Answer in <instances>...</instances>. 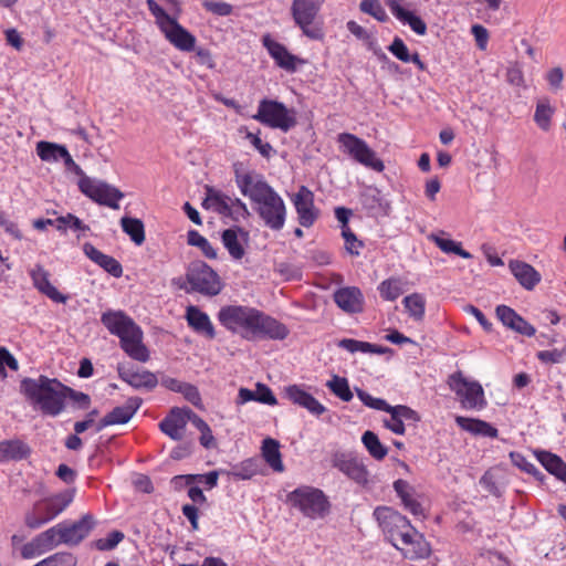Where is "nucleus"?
I'll list each match as a JSON object with an SVG mask.
<instances>
[{"instance_id": "nucleus-1", "label": "nucleus", "mask_w": 566, "mask_h": 566, "mask_svg": "<svg viewBox=\"0 0 566 566\" xmlns=\"http://www.w3.org/2000/svg\"><path fill=\"white\" fill-rule=\"evenodd\" d=\"M234 176L238 188L250 199L264 226L273 231L282 230L286 219V206L274 188L262 175L254 171L242 172L237 164Z\"/></svg>"}, {"instance_id": "nucleus-2", "label": "nucleus", "mask_w": 566, "mask_h": 566, "mask_svg": "<svg viewBox=\"0 0 566 566\" xmlns=\"http://www.w3.org/2000/svg\"><path fill=\"white\" fill-rule=\"evenodd\" d=\"M219 323L229 332L240 334L248 340L284 339L286 326L262 311L245 305H224L218 312Z\"/></svg>"}, {"instance_id": "nucleus-3", "label": "nucleus", "mask_w": 566, "mask_h": 566, "mask_svg": "<svg viewBox=\"0 0 566 566\" xmlns=\"http://www.w3.org/2000/svg\"><path fill=\"white\" fill-rule=\"evenodd\" d=\"M56 378L41 375L39 378H23L20 382V391L43 415L56 417L65 409L64 390Z\"/></svg>"}, {"instance_id": "nucleus-4", "label": "nucleus", "mask_w": 566, "mask_h": 566, "mask_svg": "<svg viewBox=\"0 0 566 566\" xmlns=\"http://www.w3.org/2000/svg\"><path fill=\"white\" fill-rule=\"evenodd\" d=\"M172 283L187 293L197 292L205 296H216L223 289L219 274L201 260L189 263L186 272V281L182 277L174 279Z\"/></svg>"}, {"instance_id": "nucleus-5", "label": "nucleus", "mask_w": 566, "mask_h": 566, "mask_svg": "<svg viewBox=\"0 0 566 566\" xmlns=\"http://www.w3.org/2000/svg\"><path fill=\"white\" fill-rule=\"evenodd\" d=\"M287 503L312 520L324 517L331 509L329 501L324 492L308 485L296 488L290 492Z\"/></svg>"}, {"instance_id": "nucleus-6", "label": "nucleus", "mask_w": 566, "mask_h": 566, "mask_svg": "<svg viewBox=\"0 0 566 566\" xmlns=\"http://www.w3.org/2000/svg\"><path fill=\"white\" fill-rule=\"evenodd\" d=\"M325 0H293L291 15L295 25L311 40H323L324 31L316 18Z\"/></svg>"}, {"instance_id": "nucleus-7", "label": "nucleus", "mask_w": 566, "mask_h": 566, "mask_svg": "<svg viewBox=\"0 0 566 566\" xmlns=\"http://www.w3.org/2000/svg\"><path fill=\"white\" fill-rule=\"evenodd\" d=\"M252 118L265 126L279 128L283 132H289L296 125L293 109H289L279 101L268 98L260 101L258 112Z\"/></svg>"}, {"instance_id": "nucleus-8", "label": "nucleus", "mask_w": 566, "mask_h": 566, "mask_svg": "<svg viewBox=\"0 0 566 566\" xmlns=\"http://www.w3.org/2000/svg\"><path fill=\"white\" fill-rule=\"evenodd\" d=\"M374 516L384 534L396 548H399V542L402 538L408 539L409 532L413 528L406 516L388 506L376 507Z\"/></svg>"}, {"instance_id": "nucleus-9", "label": "nucleus", "mask_w": 566, "mask_h": 566, "mask_svg": "<svg viewBox=\"0 0 566 566\" xmlns=\"http://www.w3.org/2000/svg\"><path fill=\"white\" fill-rule=\"evenodd\" d=\"M338 143L343 150L360 165L377 172L385 169L382 160L377 157L364 139L350 133H342L338 135Z\"/></svg>"}, {"instance_id": "nucleus-10", "label": "nucleus", "mask_w": 566, "mask_h": 566, "mask_svg": "<svg viewBox=\"0 0 566 566\" xmlns=\"http://www.w3.org/2000/svg\"><path fill=\"white\" fill-rule=\"evenodd\" d=\"M448 384L460 398L463 408L482 409L485 407L483 388L478 381H469L461 371H457L449 376Z\"/></svg>"}, {"instance_id": "nucleus-11", "label": "nucleus", "mask_w": 566, "mask_h": 566, "mask_svg": "<svg viewBox=\"0 0 566 566\" xmlns=\"http://www.w3.org/2000/svg\"><path fill=\"white\" fill-rule=\"evenodd\" d=\"M77 185L81 192L96 203L115 210L119 209L118 200L124 198V193L116 187L87 176L80 178Z\"/></svg>"}, {"instance_id": "nucleus-12", "label": "nucleus", "mask_w": 566, "mask_h": 566, "mask_svg": "<svg viewBox=\"0 0 566 566\" xmlns=\"http://www.w3.org/2000/svg\"><path fill=\"white\" fill-rule=\"evenodd\" d=\"M332 464L357 484L366 485L368 483V470L363 461L353 453L340 451L335 452L332 455Z\"/></svg>"}, {"instance_id": "nucleus-13", "label": "nucleus", "mask_w": 566, "mask_h": 566, "mask_svg": "<svg viewBox=\"0 0 566 566\" xmlns=\"http://www.w3.org/2000/svg\"><path fill=\"white\" fill-rule=\"evenodd\" d=\"M96 522L92 514H84L78 521L59 523L60 542L70 546L78 545L94 528Z\"/></svg>"}, {"instance_id": "nucleus-14", "label": "nucleus", "mask_w": 566, "mask_h": 566, "mask_svg": "<svg viewBox=\"0 0 566 566\" xmlns=\"http://www.w3.org/2000/svg\"><path fill=\"white\" fill-rule=\"evenodd\" d=\"M292 202L302 227L310 228L318 218V210L314 206V193L306 186H301L292 197Z\"/></svg>"}, {"instance_id": "nucleus-15", "label": "nucleus", "mask_w": 566, "mask_h": 566, "mask_svg": "<svg viewBox=\"0 0 566 566\" xmlns=\"http://www.w3.org/2000/svg\"><path fill=\"white\" fill-rule=\"evenodd\" d=\"M118 377L132 386L134 389H145L150 391L158 385L157 375L153 371L143 369L138 370L132 365H117Z\"/></svg>"}, {"instance_id": "nucleus-16", "label": "nucleus", "mask_w": 566, "mask_h": 566, "mask_svg": "<svg viewBox=\"0 0 566 566\" xmlns=\"http://www.w3.org/2000/svg\"><path fill=\"white\" fill-rule=\"evenodd\" d=\"M142 403L143 399L139 397L128 398L124 406L115 407L98 421L96 431L99 432L108 426L127 423L140 408Z\"/></svg>"}, {"instance_id": "nucleus-17", "label": "nucleus", "mask_w": 566, "mask_h": 566, "mask_svg": "<svg viewBox=\"0 0 566 566\" xmlns=\"http://www.w3.org/2000/svg\"><path fill=\"white\" fill-rule=\"evenodd\" d=\"M262 43L277 66L287 72L294 73L298 64L305 63L303 59L290 53L282 43L272 40L269 34L263 36Z\"/></svg>"}, {"instance_id": "nucleus-18", "label": "nucleus", "mask_w": 566, "mask_h": 566, "mask_svg": "<svg viewBox=\"0 0 566 566\" xmlns=\"http://www.w3.org/2000/svg\"><path fill=\"white\" fill-rule=\"evenodd\" d=\"M74 499V490H66L51 497L39 501L34 505L36 513L42 515L46 522L52 521L61 514Z\"/></svg>"}, {"instance_id": "nucleus-19", "label": "nucleus", "mask_w": 566, "mask_h": 566, "mask_svg": "<svg viewBox=\"0 0 566 566\" xmlns=\"http://www.w3.org/2000/svg\"><path fill=\"white\" fill-rule=\"evenodd\" d=\"M160 31L165 38L178 50L184 52H191L196 48V36L184 28L176 18H174Z\"/></svg>"}, {"instance_id": "nucleus-20", "label": "nucleus", "mask_w": 566, "mask_h": 566, "mask_svg": "<svg viewBox=\"0 0 566 566\" xmlns=\"http://www.w3.org/2000/svg\"><path fill=\"white\" fill-rule=\"evenodd\" d=\"M190 408L174 407L168 415L159 422V429L170 439L179 441L184 437V430L188 422V410Z\"/></svg>"}, {"instance_id": "nucleus-21", "label": "nucleus", "mask_w": 566, "mask_h": 566, "mask_svg": "<svg viewBox=\"0 0 566 566\" xmlns=\"http://www.w3.org/2000/svg\"><path fill=\"white\" fill-rule=\"evenodd\" d=\"M101 322L111 334L117 336L119 339L138 326L134 319L123 311H106L102 314Z\"/></svg>"}, {"instance_id": "nucleus-22", "label": "nucleus", "mask_w": 566, "mask_h": 566, "mask_svg": "<svg viewBox=\"0 0 566 566\" xmlns=\"http://www.w3.org/2000/svg\"><path fill=\"white\" fill-rule=\"evenodd\" d=\"M285 397L294 405L306 409L310 413L319 417L326 412V407L322 405L313 395L302 389L298 385H290L284 389Z\"/></svg>"}, {"instance_id": "nucleus-23", "label": "nucleus", "mask_w": 566, "mask_h": 566, "mask_svg": "<svg viewBox=\"0 0 566 566\" xmlns=\"http://www.w3.org/2000/svg\"><path fill=\"white\" fill-rule=\"evenodd\" d=\"M497 318L502 324L512 331L532 337L535 335L536 329L526 319L518 315L513 308L506 305H497L495 308Z\"/></svg>"}, {"instance_id": "nucleus-24", "label": "nucleus", "mask_w": 566, "mask_h": 566, "mask_svg": "<svg viewBox=\"0 0 566 566\" xmlns=\"http://www.w3.org/2000/svg\"><path fill=\"white\" fill-rule=\"evenodd\" d=\"M334 302L348 314L360 313L364 310V295L356 286L340 287L334 292Z\"/></svg>"}, {"instance_id": "nucleus-25", "label": "nucleus", "mask_w": 566, "mask_h": 566, "mask_svg": "<svg viewBox=\"0 0 566 566\" xmlns=\"http://www.w3.org/2000/svg\"><path fill=\"white\" fill-rule=\"evenodd\" d=\"M120 348L134 360L146 363L149 360V350L143 343V331L139 326L119 339Z\"/></svg>"}, {"instance_id": "nucleus-26", "label": "nucleus", "mask_w": 566, "mask_h": 566, "mask_svg": "<svg viewBox=\"0 0 566 566\" xmlns=\"http://www.w3.org/2000/svg\"><path fill=\"white\" fill-rule=\"evenodd\" d=\"M399 548L403 556L411 560L423 559L430 555L429 543L415 527L409 532L408 539L402 538Z\"/></svg>"}, {"instance_id": "nucleus-27", "label": "nucleus", "mask_w": 566, "mask_h": 566, "mask_svg": "<svg viewBox=\"0 0 566 566\" xmlns=\"http://www.w3.org/2000/svg\"><path fill=\"white\" fill-rule=\"evenodd\" d=\"M30 276L32 279L34 287L48 296L50 300L56 303H66L69 300L67 295H64L53 286L49 280L50 273L40 264H36L31 271Z\"/></svg>"}, {"instance_id": "nucleus-28", "label": "nucleus", "mask_w": 566, "mask_h": 566, "mask_svg": "<svg viewBox=\"0 0 566 566\" xmlns=\"http://www.w3.org/2000/svg\"><path fill=\"white\" fill-rule=\"evenodd\" d=\"M509 269L521 286L527 291L534 290L542 280L539 272L524 261L511 260Z\"/></svg>"}, {"instance_id": "nucleus-29", "label": "nucleus", "mask_w": 566, "mask_h": 566, "mask_svg": "<svg viewBox=\"0 0 566 566\" xmlns=\"http://www.w3.org/2000/svg\"><path fill=\"white\" fill-rule=\"evenodd\" d=\"M402 0H385L389 7L391 13L402 23L408 24L410 29L418 35H424L427 33L426 22L413 12L406 10L401 7Z\"/></svg>"}, {"instance_id": "nucleus-30", "label": "nucleus", "mask_w": 566, "mask_h": 566, "mask_svg": "<svg viewBox=\"0 0 566 566\" xmlns=\"http://www.w3.org/2000/svg\"><path fill=\"white\" fill-rule=\"evenodd\" d=\"M188 325L198 334L203 335L208 339L216 338V329L208 314L197 306L190 305L186 311Z\"/></svg>"}, {"instance_id": "nucleus-31", "label": "nucleus", "mask_w": 566, "mask_h": 566, "mask_svg": "<svg viewBox=\"0 0 566 566\" xmlns=\"http://www.w3.org/2000/svg\"><path fill=\"white\" fill-rule=\"evenodd\" d=\"M83 251L90 260L99 265L114 277H120L123 275L122 264L115 258L101 252L92 243H84Z\"/></svg>"}, {"instance_id": "nucleus-32", "label": "nucleus", "mask_w": 566, "mask_h": 566, "mask_svg": "<svg viewBox=\"0 0 566 566\" xmlns=\"http://www.w3.org/2000/svg\"><path fill=\"white\" fill-rule=\"evenodd\" d=\"M206 197L202 200V208L206 210H212L222 217H229L230 206L232 198L223 193L222 191L213 188L212 186H206Z\"/></svg>"}, {"instance_id": "nucleus-33", "label": "nucleus", "mask_w": 566, "mask_h": 566, "mask_svg": "<svg viewBox=\"0 0 566 566\" xmlns=\"http://www.w3.org/2000/svg\"><path fill=\"white\" fill-rule=\"evenodd\" d=\"M256 390L241 387L237 397V405H244L249 401H258L269 406L277 405V399L271 388L262 382L255 385Z\"/></svg>"}, {"instance_id": "nucleus-34", "label": "nucleus", "mask_w": 566, "mask_h": 566, "mask_svg": "<svg viewBox=\"0 0 566 566\" xmlns=\"http://www.w3.org/2000/svg\"><path fill=\"white\" fill-rule=\"evenodd\" d=\"M455 423L464 431H468L474 436L497 438L499 430L491 423L475 418H468L463 416L455 417Z\"/></svg>"}, {"instance_id": "nucleus-35", "label": "nucleus", "mask_w": 566, "mask_h": 566, "mask_svg": "<svg viewBox=\"0 0 566 566\" xmlns=\"http://www.w3.org/2000/svg\"><path fill=\"white\" fill-rule=\"evenodd\" d=\"M534 454L548 473L566 483V463L560 457L545 450H536Z\"/></svg>"}, {"instance_id": "nucleus-36", "label": "nucleus", "mask_w": 566, "mask_h": 566, "mask_svg": "<svg viewBox=\"0 0 566 566\" xmlns=\"http://www.w3.org/2000/svg\"><path fill=\"white\" fill-rule=\"evenodd\" d=\"M30 453V447L21 440H4L0 442V462L23 460Z\"/></svg>"}, {"instance_id": "nucleus-37", "label": "nucleus", "mask_w": 566, "mask_h": 566, "mask_svg": "<svg viewBox=\"0 0 566 566\" xmlns=\"http://www.w3.org/2000/svg\"><path fill=\"white\" fill-rule=\"evenodd\" d=\"M262 457L265 462L276 472H282L284 465L280 452V443L273 438H266L262 442Z\"/></svg>"}, {"instance_id": "nucleus-38", "label": "nucleus", "mask_w": 566, "mask_h": 566, "mask_svg": "<svg viewBox=\"0 0 566 566\" xmlns=\"http://www.w3.org/2000/svg\"><path fill=\"white\" fill-rule=\"evenodd\" d=\"M443 234H446L443 231L441 234L430 233L428 240L434 242V244L447 254H455L463 259L472 258V254L462 248L461 242L444 238Z\"/></svg>"}, {"instance_id": "nucleus-39", "label": "nucleus", "mask_w": 566, "mask_h": 566, "mask_svg": "<svg viewBox=\"0 0 566 566\" xmlns=\"http://www.w3.org/2000/svg\"><path fill=\"white\" fill-rule=\"evenodd\" d=\"M67 148L63 145L41 140L36 144V154L43 161L56 163L62 160Z\"/></svg>"}, {"instance_id": "nucleus-40", "label": "nucleus", "mask_w": 566, "mask_h": 566, "mask_svg": "<svg viewBox=\"0 0 566 566\" xmlns=\"http://www.w3.org/2000/svg\"><path fill=\"white\" fill-rule=\"evenodd\" d=\"M123 231L129 235L130 240L136 245H142L145 242V227L140 219L132 217H123L120 219Z\"/></svg>"}, {"instance_id": "nucleus-41", "label": "nucleus", "mask_w": 566, "mask_h": 566, "mask_svg": "<svg viewBox=\"0 0 566 566\" xmlns=\"http://www.w3.org/2000/svg\"><path fill=\"white\" fill-rule=\"evenodd\" d=\"M554 113L555 108L549 104L547 98L537 101L534 122L543 132H548L551 129Z\"/></svg>"}, {"instance_id": "nucleus-42", "label": "nucleus", "mask_w": 566, "mask_h": 566, "mask_svg": "<svg viewBox=\"0 0 566 566\" xmlns=\"http://www.w3.org/2000/svg\"><path fill=\"white\" fill-rule=\"evenodd\" d=\"M260 472V461L254 458H249L239 464L232 467L228 472L229 475L237 480H250Z\"/></svg>"}, {"instance_id": "nucleus-43", "label": "nucleus", "mask_w": 566, "mask_h": 566, "mask_svg": "<svg viewBox=\"0 0 566 566\" xmlns=\"http://www.w3.org/2000/svg\"><path fill=\"white\" fill-rule=\"evenodd\" d=\"M361 442L369 454L376 460H382L388 453L387 447H385L378 436L370 430L363 433Z\"/></svg>"}, {"instance_id": "nucleus-44", "label": "nucleus", "mask_w": 566, "mask_h": 566, "mask_svg": "<svg viewBox=\"0 0 566 566\" xmlns=\"http://www.w3.org/2000/svg\"><path fill=\"white\" fill-rule=\"evenodd\" d=\"M188 421L201 432L199 441L202 447L209 449L214 446V437L209 424L191 409L188 410Z\"/></svg>"}, {"instance_id": "nucleus-45", "label": "nucleus", "mask_w": 566, "mask_h": 566, "mask_svg": "<svg viewBox=\"0 0 566 566\" xmlns=\"http://www.w3.org/2000/svg\"><path fill=\"white\" fill-rule=\"evenodd\" d=\"M222 243L234 260H241L245 253L244 248L238 240L237 229H226L221 235Z\"/></svg>"}, {"instance_id": "nucleus-46", "label": "nucleus", "mask_w": 566, "mask_h": 566, "mask_svg": "<svg viewBox=\"0 0 566 566\" xmlns=\"http://www.w3.org/2000/svg\"><path fill=\"white\" fill-rule=\"evenodd\" d=\"M326 387L340 400L348 402L353 399L347 378L334 375L327 382Z\"/></svg>"}, {"instance_id": "nucleus-47", "label": "nucleus", "mask_w": 566, "mask_h": 566, "mask_svg": "<svg viewBox=\"0 0 566 566\" xmlns=\"http://www.w3.org/2000/svg\"><path fill=\"white\" fill-rule=\"evenodd\" d=\"M34 541H35V545H38V547L40 549H42L44 553L48 552V551H51L52 548H54L59 544H62L60 542V527H59V524H56L55 526H53V527L42 532L39 535H36L34 537Z\"/></svg>"}, {"instance_id": "nucleus-48", "label": "nucleus", "mask_w": 566, "mask_h": 566, "mask_svg": "<svg viewBox=\"0 0 566 566\" xmlns=\"http://www.w3.org/2000/svg\"><path fill=\"white\" fill-rule=\"evenodd\" d=\"M406 311L416 321H421L424 316L426 301L419 293H413L402 300Z\"/></svg>"}, {"instance_id": "nucleus-49", "label": "nucleus", "mask_w": 566, "mask_h": 566, "mask_svg": "<svg viewBox=\"0 0 566 566\" xmlns=\"http://www.w3.org/2000/svg\"><path fill=\"white\" fill-rule=\"evenodd\" d=\"M219 472L210 471L206 474H185V475H176L172 479V482L177 483L178 481L185 480L187 485H190L195 482L203 483L208 489H212L218 484Z\"/></svg>"}, {"instance_id": "nucleus-50", "label": "nucleus", "mask_w": 566, "mask_h": 566, "mask_svg": "<svg viewBox=\"0 0 566 566\" xmlns=\"http://www.w3.org/2000/svg\"><path fill=\"white\" fill-rule=\"evenodd\" d=\"M187 239H188L187 240L188 244L199 248L206 258H208V259L217 258L216 249L197 230H189L188 234H187Z\"/></svg>"}, {"instance_id": "nucleus-51", "label": "nucleus", "mask_w": 566, "mask_h": 566, "mask_svg": "<svg viewBox=\"0 0 566 566\" xmlns=\"http://www.w3.org/2000/svg\"><path fill=\"white\" fill-rule=\"evenodd\" d=\"M56 230L65 233L67 229L73 231H88L90 227L84 224L83 221L73 213L57 217L55 219Z\"/></svg>"}, {"instance_id": "nucleus-52", "label": "nucleus", "mask_w": 566, "mask_h": 566, "mask_svg": "<svg viewBox=\"0 0 566 566\" xmlns=\"http://www.w3.org/2000/svg\"><path fill=\"white\" fill-rule=\"evenodd\" d=\"M510 459L515 467H517L522 471L535 476L537 480L542 481L545 478V475L533 463H531L522 453L513 451L510 453Z\"/></svg>"}, {"instance_id": "nucleus-53", "label": "nucleus", "mask_w": 566, "mask_h": 566, "mask_svg": "<svg viewBox=\"0 0 566 566\" xmlns=\"http://www.w3.org/2000/svg\"><path fill=\"white\" fill-rule=\"evenodd\" d=\"M363 13L369 14L379 22H386L388 15L379 0H363L359 4Z\"/></svg>"}, {"instance_id": "nucleus-54", "label": "nucleus", "mask_w": 566, "mask_h": 566, "mask_svg": "<svg viewBox=\"0 0 566 566\" xmlns=\"http://www.w3.org/2000/svg\"><path fill=\"white\" fill-rule=\"evenodd\" d=\"M378 290H379L380 296L387 301H395L402 293L400 283L396 279H388V280L382 281L379 284Z\"/></svg>"}, {"instance_id": "nucleus-55", "label": "nucleus", "mask_w": 566, "mask_h": 566, "mask_svg": "<svg viewBox=\"0 0 566 566\" xmlns=\"http://www.w3.org/2000/svg\"><path fill=\"white\" fill-rule=\"evenodd\" d=\"M124 539V533L120 531H112L107 537L98 538L93 542V546L101 552L114 549Z\"/></svg>"}, {"instance_id": "nucleus-56", "label": "nucleus", "mask_w": 566, "mask_h": 566, "mask_svg": "<svg viewBox=\"0 0 566 566\" xmlns=\"http://www.w3.org/2000/svg\"><path fill=\"white\" fill-rule=\"evenodd\" d=\"M41 566H76V558L72 553H55L43 560Z\"/></svg>"}, {"instance_id": "nucleus-57", "label": "nucleus", "mask_w": 566, "mask_h": 566, "mask_svg": "<svg viewBox=\"0 0 566 566\" xmlns=\"http://www.w3.org/2000/svg\"><path fill=\"white\" fill-rule=\"evenodd\" d=\"M355 391L357 394V397L359 398V400L366 406V407H369L371 409H375V410H380V411H385L387 412L388 408H389V403L381 399V398H375L373 397L370 394H368L367 391L356 387L355 388Z\"/></svg>"}, {"instance_id": "nucleus-58", "label": "nucleus", "mask_w": 566, "mask_h": 566, "mask_svg": "<svg viewBox=\"0 0 566 566\" xmlns=\"http://www.w3.org/2000/svg\"><path fill=\"white\" fill-rule=\"evenodd\" d=\"M387 412L390 415H395V417L398 416L403 423L405 421H410L413 423L420 421V416L418 415V412L405 405H389Z\"/></svg>"}, {"instance_id": "nucleus-59", "label": "nucleus", "mask_w": 566, "mask_h": 566, "mask_svg": "<svg viewBox=\"0 0 566 566\" xmlns=\"http://www.w3.org/2000/svg\"><path fill=\"white\" fill-rule=\"evenodd\" d=\"M342 237L345 240V249L352 255H359V250L364 248V242L358 240L349 227H343Z\"/></svg>"}, {"instance_id": "nucleus-60", "label": "nucleus", "mask_w": 566, "mask_h": 566, "mask_svg": "<svg viewBox=\"0 0 566 566\" xmlns=\"http://www.w3.org/2000/svg\"><path fill=\"white\" fill-rule=\"evenodd\" d=\"M62 389L64 390V400L70 398L78 409H87L91 406V397L87 394L77 391L66 385Z\"/></svg>"}, {"instance_id": "nucleus-61", "label": "nucleus", "mask_w": 566, "mask_h": 566, "mask_svg": "<svg viewBox=\"0 0 566 566\" xmlns=\"http://www.w3.org/2000/svg\"><path fill=\"white\" fill-rule=\"evenodd\" d=\"M202 7L208 11L218 17H228L233 12L232 4L224 1L206 0L202 2Z\"/></svg>"}, {"instance_id": "nucleus-62", "label": "nucleus", "mask_w": 566, "mask_h": 566, "mask_svg": "<svg viewBox=\"0 0 566 566\" xmlns=\"http://www.w3.org/2000/svg\"><path fill=\"white\" fill-rule=\"evenodd\" d=\"M363 206L368 210L380 209L382 206L381 193L377 188H368L361 195Z\"/></svg>"}, {"instance_id": "nucleus-63", "label": "nucleus", "mask_w": 566, "mask_h": 566, "mask_svg": "<svg viewBox=\"0 0 566 566\" xmlns=\"http://www.w3.org/2000/svg\"><path fill=\"white\" fill-rule=\"evenodd\" d=\"M388 51L403 63H409V49L399 36H395L391 44L388 46Z\"/></svg>"}, {"instance_id": "nucleus-64", "label": "nucleus", "mask_w": 566, "mask_h": 566, "mask_svg": "<svg viewBox=\"0 0 566 566\" xmlns=\"http://www.w3.org/2000/svg\"><path fill=\"white\" fill-rule=\"evenodd\" d=\"M146 3L148 10L156 18V22L159 29H161V27H165L174 19L155 0H147Z\"/></svg>"}]
</instances>
